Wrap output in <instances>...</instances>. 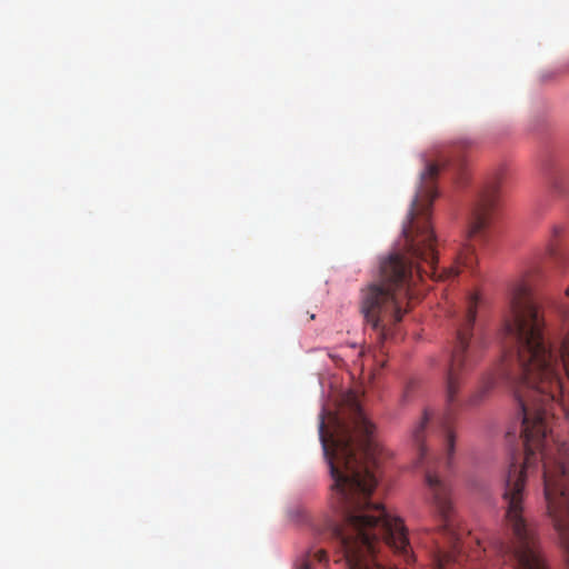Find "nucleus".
<instances>
[{
	"label": "nucleus",
	"instance_id": "f257e3e1",
	"mask_svg": "<svg viewBox=\"0 0 569 569\" xmlns=\"http://www.w3.org/2000/svg\"><path fill=\"white\" fill-rule=\"evenodd\" d=\"M556 224L546 254L556 267L569 264ZM533 263L512 288L503 321L506 351L497 372L485 375L466 405H480L506 381L518 406L525 457L512 456L502 493L505 520L511 541L496 540L493 548L515 562L516 569H569V451L556 440V410L569 417V288L562 306L565 333L553 342L543 336L545 316L533 292L542 278Z\"/></svg>",
	"mask_w": 569,
	"mask_h": 569
},
{
	"label": "nucleus",
	"instance_id": "f03ea898",
	"mask_svg": "<svg viewBox=\"0 0 569 569\" xmlns=\"http://www.w3.org/2000/svg\"><path fill=\"white\" fill-rule=\"evenodd\" d=\"M350 422L333 416V431H326L321 415L319 436L333 483L332 506L340 518L329 533L346 569H410L415 562L401 519L370 501L378 483L376 469L383 449L375 438L355 395L348 396Z\"/></svg>",
	"mask_w": 569,
	"mask_h": 569
},
{
	"label": "nucleus",
	"instance_id": "7ed1b4c3",
	"mask_svg": "<svg viewBox=\"0 0 569 569\" xmlns=\"http://www.w3.org/2000/svg\"><path fill=\"white\" fill-rule=\"evenodd\" d=\"M442 163L427 162L420 184L402 228L406 250L392 252L380 264V282L361 291L360 309L368 325L381 339L391 335V327L408 312L409 301L419 299L425 276L439 280L457 277L461 268L472 270L477 258L476 243H483L498 201L497 186L490 187L475 206L467 231V243L456 266L438 271L437 238L431 226V207L437 198L436 179Z\"/></svg>",
	"mask_w": 569,
	"mask_h": 569
},
{
	"label": "nucleus",
	"instance_id": "20e7f679",
	"mask_svg": "<svg viewBox=\"0 0 569 569\" xmlns=\"http://www.w3.org/2000/svg\"><path fill=\"white\" fill-rule=\"evenodd\" d=\"M479 301V296L471 293L465 302L463 311L453 320L456 338L446 370V410L443 415L435 420L432 412L425 410L420 421L412 429L411 438L418 451L419 463L423 462L427 455L425 446L427 437L435 435L443 443L447 453L446 467H451L456 440L452 425L459 409L463 406L459 399V392L466 378L481 360L486 347L483 339L472 332Z\"/></svg>",
	"mask_w": 569,
	"mask_h": 569
},
{
	"label": "nucleus",
	"instance_id": "39448f33",
	"mask_svg": "<svg viewBox=\"0 0 569 569\" xmlns=\"http://www.w3.org/2000/svg\"><path fill=\"white\" fill-rule=\"evenodd\" d=\"M426 482L432 495V501L439 517V535L447 540L450 547L449 551H440L438 553L435 569H446L450 562H459L463 557L460 545L462 533L451 505L449 486L431 469L426 470Z\"/></svg>",
	"mask_w": 569,
	"mask_h": 569
},
{
	"label": "nucleus",
	"instance_id": "423d86ee",
	"mask_svg": "<svg viewBox=\"0 0 569 569\" xmlns=\"http://www.w3.org/2000/svg\"><path fill=\"white\" fill-rule=\"evenodd\" d=\"M317 561L319 563L328 561L327 551L323 549H319L317 551L308 550L303 553V556L297 560L296 569H312L313 562Z\"/></svg>",
	"mask_w": 569,
	"mask_h": 569
},
{
	"label": "nucleus",
	"instance_id": "0eeeda50",
	"mask_svg": "<svg viewBox=\"0 0 569 569\" xmlns=\"http://www.w3.org/2000/svg\"><path fill=\"white\" fill-rule=\"evenodd\" d=\"M567 172L563 170L556 171L550 178V187L555 193L561 196L566 192Z\"/></svg>",
	"mask_w": 569,
	"mask_h": 569
},
{
	"label": "nucleus",
	"instance_id": "6e6552de",
	"mask_svg": "<svg viewBox=\"0 0 569 569\" xmlns=\"http://www.w3.org/2000/svg\"><path fill=\"white\" fill-rule=\"evenodd\" d=\"M473 144H475V140H472V139H469V138L460 139V140H458V141L452 146V150H451V152H452V153H455V152H458V151H460V150L469 149V148H471Z\"/></svg>",
	"mask_w": 569,
	"mask_h": 569
}]
</instances>
